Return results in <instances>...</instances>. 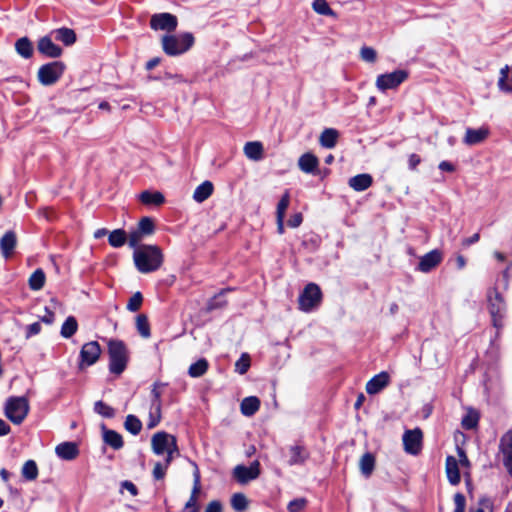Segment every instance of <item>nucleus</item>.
<instances>
[{
    "mask_svg": "<svg viewBox=\"0 0 512 512\" xmlns=\"http://www.w3.org/2000/svg\"><path fill=\"white\" fill-rule=\"evenodd\" d=\"M243 150L245 156L250 160L260 161L263 158L264 149L261 142H247Z\"/></svg>",
    "mask_w": 512,
    "mask_h": 512,
    "instance_id": "obj_27",
    "label": "nucleus"
},
{
    "mask_svg": "<svg viewBox=\"0 0 512 512\" xmlns=\"http://www.w3.org/2000/svg\"><path fill=\"white\" fill-rule=\"evenodd\" d=\"M140 201L145 205H156L159 206L164 203L165 198L161 192L155 191H143L140 194Z\"/></svg>",
    "mask_w": 512,
    "mask_h": 512,
    "instance_id": "obj_33",
    "label": "nucleus"
},
{
    "mask_svg": "<svg viewBox=\"0 0 512 512\" xmlns=\"http://www.w3.org/2000/svg\"><path fill=\"white\" fill-rule=\"evenodd\" d=\"M260 408V400L255 396H249L242 400L240 404L241 413L244 416H253Z\"/></svg>",
    "mask_w": 512,
    "mask_h": 512,
    "instance_id": "obj_28",
    "label": "nucleus"
},
{
    "mask_svg": "<svg viewBox=\"0 0 512 512\" xmlns=\"http://www.w3.org/2000/svg\"><path fill=\"white\" fill-rule=\"evenodd\" d=\"M423 433L421 429L406 430L403 435L404 450L411 455H417L422 448Z\"/></svg>",
    "mask_w": 512,
    "mask_h": 512,
    "instance_id": "obj_12",
    "label": "nucleus"
},
{
    "mask_svg": "<svg viewBox=\"0 0 512 512\" xmlns=\"http://www.w3.org/2000/svg\"><path fill=\"white\" fill-rule=\"evenodd\" d=\"M16 52L23 58L29 59L33 55L32 42L27 37L19 38L15 43Z\"/></svg>",
    "mask_w": 512,
    "mask_h": 512,
    "instance_id": "obj_32",
    "label": "nucleus"
},
{
    "mask_svg": "<svg viewBox=\"0 0 512 512\" xmlns=\"http://www.w3.org/2000/svg\"><path fill=\"white\" fill-rule=\"evenodd\" d=\"M489 135L488 128L481 127L479 129L467 128L463 138L464 144L468 146L477 145L483 142Z\"/></svg>",
    "mask_w": 512,
    "mask_h": 512,
    "instance_id": "obj_18",
    "label": "nucleus"
},
{
    "mask_svg": "<svg viewBox=\"0 0 512 512\" xmlns=\"http://www.w3.org/2000/svg\"><path fill=\"white\" fill-rule=\"evenodd\" d=\"M443 260V254L440 250L434 249L420 258L417 269L423 273H428L435 269Z\"/></svg>",
    "mask_w": 512,
    "mask_h": 512,
    "instance_id": "obj_15",
    "label": "nucleus"
},
{
    "mask_svg": "<svg viewBox=\"0 0 512 512\" xmlns=\"http://www.w3.org/2000/svg\"><path fill=\"white\" fill-rule=\"evenodd\" d=\"M360 470L366 477L370 476L375 465V458L372 454L366 453L360 459Z\"/></svg>",
    "mask_w": 512,
    "mask_h": 512,
    "instance_id": "obj_40",
    "label": "nucleus"
},
{
    "mask_svg": "<svg viewBox=\"0 0 512 512\" xmlns=\"http://www.w3.org/2000/svg\"><path fill=\"white\" fill-rule=\"evenodd\" d=\"M101 355V347L97 341L85 343L80 351V368L91 366L97 362Z\"/></svg>",
    "mask_w": 512,
    "mask_h": 512,
    "instance_id": "obj_14",
    "label": "nucleus"
},
{
    "mask_svg": "<svg viewBox=\"0 0 512 512\" xmlns=\"http://www.w3.org/2000/svg\"><path fill=\"white\" fill-rule=\"evenodd\" d=\"M29 410V401L26 397H9L5 403L4 413L13 424L20 425L27 417Z\"/></svg>",
    "mask_w": 512,
    "mask_h": 512,
    "instance_id": "obj_5",
    "label": "nucleus"
},
{
    "mask_svg": "<svg viewBox=\"0 0 512 512\" xmlns=\"http://www.w3.org/2000/svg\"><path fill=\"white\" fill-rule=\"evenodd\" d=\"M165 384L163 383H154L153 385V388H152V391H151V396H152V399H151V403H161V395H162V391H161V387H164Z\"/></svg>",
    "mask_w": 512,
    "mask_h": 512,
    "instance_id": "obj_56",
    "label": "nucleus"
},
{
    "mask_svg": "<svg viewBox=\"0 0 512 512\" xmlns=\"http://www.w3.org/2000/svg\"><path fill=\"white\" fill-rule=\"evenodd\" d=\"M322 293L319 286L309 283L299 296V308L304 312H310L321 303Z\"/></svg>",
    "mask_w": 512,
    "mask_h": 512,
    "instance_id": "obj_6",
    "label": "nucleus"
},
{
    "mask_svg": "<svg viewBox=\"0 0 512 512\" xmlns=\"http://www.w3.org/2000/svg\"><path fill=\"white\" fill-rule=\"evenodd\" d=\"M152 451L156 455L166 454L167 463L179 454L176 438L164 431L157 432L151 439Z\"/></svg>",
    "mask_w": 512,
    "mask_h": 512,
    "instance_id": "obj_4",
    "label": "nucleus"
},
{
    "mask_svg": "<svg viewBox=\"0 0 512 512\" xmlns=\"http://www.w3.org/2000/svg\"><path fill=\"white\" fill-rule=\"evenodd\" d=\"M389 374L387 372H381L371 378L366 384V392L370 395L379 393L389 384Z\"/></svg>",
    "mask_w": 512,
    "mask_h": 512,
    "instance_id": "obj_17",
    "label": "nucleus"
},
{
    "mask_svg": "<svg viewBox=\"0 0 512 512\" xmlns=\"http://www.w3.org/2000/svg\"><path fill=\"white\" fill-rule=\"evenodd\" d=\"M54 39L57 41H61L66 46H70L76 41V34L72 29L69 28H60L51 32Z\"/></svg>",
    "mask_w": 512,
    "mask_h": 512,
    "instance_id": "obj_30",
    "label": "nucleus"
},
{
    "mask_svg": "<svg viewBox=\"0 0 512 512\" xmlns=\"http://www.w3.org/2000/svg\"><path fill=\"white\" fill-rule=\"evenodd\" d=\"M123 490H127L132 496H136L138 494V489L135 484L128 480L121 483V492H123Z\"/></svg>",
    "mask_w": 512,
    "mask_h": 512,
    "instance_id": "obj_60",
    "label": "nucleus"
},
{
    "mask_svg": "<svg viewBox=\"0 0 512 512\" xmlns=\"http://www.w3.org/2000/svg\"><path fill=\"white\" fill-rule=\"evenodd\" d=\"M109 370L111 373L120 375L127 366L128 350L121 340L112 339L108 342Z\"/></svg>",
    "mask_w": 512,
    "mask_h": 512,
    "instance_id": "obj_3",
    "label": "nucleus"
},
{
    "mask_svg": "<svg viewBox=\"0 0 512 512\" xmlns=\"http://www.w3.org/2000/svg\"><path fill=\"white\" fill-rule=\"evenodd\" d=\"M200 489H201V486H200V473H199L198 468L196 467V469L194 471V485H193V489H192V492H191L190 496H194V497L198 498V494L200 493Z\"/></svg>",
    "mask_w": 512,
    "mask_h": 512,
    "instance_id": "obj_57",
    "label": "nucleus"
},
{
    "mask_svg": "<svg viewBox=\"0 0 512 512\" xmlns=\"http://www.w3.org/2000/svg\"><path fill=\"white\" fill-rule=\"evenodd\" d=\"M133 259L137 270L146 274L158 270L162 266L164 256L158 246L142 245L135 249Z\"/></svg>",
    "mask_w": 512,
    "mask_h": 512,
    "instance_id": "obj_1",
    "label": "nucleus"
},
{
    "mask_svg": "<svg viewBox=\"0 0 512 512\" xmlns=\"http://www.w3.org/2000/svg\"><path fill=\"white\" fill-rule=\"evenodd\" d=\"M161 403H151L149 410V421L147 423L148 429L156 427L161 420Z\"/></svg>",
    "mask_w": 512,
    "mask_h": 512,
    "instance_id": "obj_38",
    "label": "nucleus"
},
{
    "mask_svg": "<svg viewBox=\"0 0 512 512\" xmlns=\"http://www.w3.org/2000/svg\"><path fill=\"white\" fill-rule=\"evenodd\" d=\"M198 498L194 496H190L189 500L186 502L184 510L185 512H198L199 507L197 504Z\"/></svg>",
    "mask_w": 512,
    "mask_h": 512,
    "instance_id": "obj_58",
    "label": "nucleus"
},
{
    "mask_svg": "<svg viewBox=\"0 0 512 512\" xmlns=\"http://www.w3.org/2000/svg\"><path fill=\"white\" fill-rule=\"evenodd\" d=\"M360 57L365 62L374 63L377 59V52L372 47L364 46L360 50Z\"/></svg>",
    "mask_w": 512,
    "mask_h": 512,
    "instance_id": "obj_48",
    "label": "nucleus"
},
{
    "mask_svg": "<svg viewBox=\"0 0 512 512\" xmlns=\"http://www.w3.org/2000/svg\"><path fill=\"white\" fill-rule=\"evenodd\" d=\"M41 331V325L39 322H34L26 327V337L30 338L39 334Z\"/></svg>",
    "mask_w": 512,
    "mask_h": 512,
    "instance_id": "obj_59",
    "label": "nucleus"
},
{
    "mask_svg": "<svg viewBox=\"0 0 512 512\" xmlns=\"http://www.w3.org/2000/svg\"><path fill=\"white\" fill-rule=\"evenodd\" d=\"M46 281L45 273L42 269H36L28 280V285L31 290L38 291L44 287Z\"/></svg>",
    "mask_w": 512,
    "mask_h": 512,
    "instance_id": "obj_34",
    "label": "nucleus"
},
{
    "mask_svg": "<svg viewBox=\"0 0 512 512\" xmlns=\"http://www.w3.org/2000/svg\"><path fill=\"white\" fill-rule=\"evenodd\" d=\"M421 163V158L419 155L413 153L408 157V165L411 170H415L416 167Z\"/></svg>",
    "mask_w": 512,
    "mask_h": 512,
    "instance_id": "obj_64",
    "label": "nucleus"
},
{
    "mask_svg": "<svg viewBox=\"0 0 512 512\" xmlns=\"http://www.w3.org/2000/svg\"><path fill=\"white\" fill-rule=\"evenodd\" d=\"M498 87L505 92H512V66L506 65L500 70Z\"/></svg>",
    "mask_w": 512,
    "mask_h": 512,
    "instance_id": "obj_31",
    "label": "nucleus"
},
{
    "mask_svg": "<svg viewBox=\"0 0 512 512\" xmlns=\"http://www.w3.org/2000/svg\"><path fill=\"white\" fill-rule=\"evenodd\" d=\"M64 69L65 65L60 61L42 65L38 70V80L45 86L52 85L62 76Z\"/></svg>",
    "mask_w": 512,
    "mask_h": 512,
    "instance_id": "obj_7",
    "label": "nucleus"
},
{
    "mask_svg": "<svg viewBox=\"0 0 512 512\" xmlns=\"http://www.w3.org/2000/svg\"><path fill=\"white\" fill-rule=\"evenodd\" d=\"M94 411L105 418H112L115 415L114 409L101 400L95 402Z\"/></svg>",
    "mask_w": 512,
    "mask_h": 512,
    "instance_id": "obj_45",
    "label": "nucleus"
},
{
    "mask_svg": "<svg viewBox=\"0 0 512 512\" xmlns=\"http://www.w3.org/2000/svg\"><path fill=\"white\" fill-rule=\"evenodd\" d=\"M209 364L208 361L204 358L199 359L195 363L191 364L188 369L189 376L193 378H198L204 375L208 370Z\"/></svg>",
    "mask_w": 512,
    "mask_h": 512,
    "instance_id": "obj_36",
    "label": "nucleus"
},
{
    "mask_svg": "<svg viewBox=\"0 0 512 512\" xmlns=\"http://www.w3.org/2000/svg\"><path fill=\"white\" fill-rule=\"evenodd\" d=\"M125 429L133 435H138L142 429L141 421L134 415H128L124 422Z\"/></svg>",
    "mask_w": 512,
    "mask_h": 512,
    "instance_id": "obj_41",
    "label": "nucleus"
},
{
    "mask_svg": "<svg viewBox=\"0 0 512 512\" xmlns=\"http://www.w3.org/2000/svg\"><path fill=\"white\" fill-rule=\"evenodd\" d=\"M250 368V356L247 353H243L241 357L235 363V370L239 374H245Z\"/></svg>",
    "mask_w": 512,
    "mask_h": 512,
    "instance_id": "obj_46",
    "label": "nucleus"
},
{
    "mask_svg": "<svg viewBox=\"0 0 512 512\" xmlns=\"http://www.w3.org/2000/svg\"><path fill=\"white\" fill-rule=\"evenodd\" d=\"M108 241L114 248L122 247L127 242V234L123 229L113 230L109 234Z\"/></svg>",
    "mask_w": 512,
    "mask_h": 512,
    "instance_id": "obj_37",
    "label": "nucleus"
},
{
    "mask_svg": "<svg viewBox=\"0 0 512 512\" xmlns=\"http://www.w3.org/2000/svg\"><path fill=\"white\" fill-rule=\"evenodd\" d=\"M454 504H455L454 512H465L466 499L462 493H456L454 495Z\"/></svg>",
    "mask_w": 512,
    "mask_h": 512,
    "instance_id": "obj_54",
    "label": "nucleus"
},
{
    "mask_svg": "<svg viewBox=\"0 0 512 512\" xmlns=\"http://www.w3.org/2000/svg\"><path fill=\"white\" fill-rule=\"evenodd\" d=\"M55 452L63 460H73L79 454L78 446L74 442H63L57 445Z\"/></svg>",
    "mask_w": 512,
    "mask_h": 512,
    "instance_id": "obj_20",
    "label": "nucleus"
},
{
    "mask_svg": "<svg viewBox=\"0 0 512 512\" xmlns=\"http://www.w3.org/2000/svg\"><path fill=\"white\" fill-rule=\"evenodd\" d=\"M232 475L238 483L242 485L247 484L259 477L260 463L259 461L255 460L248 467L245 465H237L233 469Z\"/></svg>",
    "mask_w": 512,
    "mask_h": 512,
    "instance_id": "obj_11",
    "label": "nucleus"
},
{
    "mask_svg": "<svg viewBox=\"0 0 512 512\" xmlns=\"http://www.w3.org/2000/svg\"><path fill=\"white\" fill-rule=\"evenodd\" d=\"M339 133L336 129L326 128L322 131L319 142L322 147L332 149L336 146Z\"/></svg>",
    "mask_w": 512,
    "mask_h": 512,
    "instance_id": "obj_29",
    "label": "nucleus"
},
{
    "mask_svg": "<svg viewBox=\"0 0 512 512\" xmlns=\"http://www.w3.org/2000/svg\"><path fill=\"white\" fill-rule=\"evenodd\" d=\"M37 49L41 54L50 58H57L62 54V49L53 43L50 36L40 38L37 43Z\"/></svg>",
    "mask_w": 512,
    "mask_h": 512,
    "instance_id": "obj_16",
    "label": "nucleus"
},
{
    "mask_svg": "<svg viewBox=\"0 0 512 512\" xmlns=\"http://www.w3.org/2000/svg\"><path fill=\"white\" fill-rule=\"evenodd\" d=\"M289 455L290 458L288 460V464L290 466L303 465L309 458V452L305 449V447L300 445L290 446Z\"/></svg>",
    "mask_w": 512,
    "mask_h": 512,
    "instance_id": "obj_22",
    "label": "nucleus"
},
{
    "mask_svg": "<svg viewBox=\"0 0 512 512\" xmlns=\"http://www.w3.org/2000/svg\"><path fill=\"white\" fill-rule=\"evenodd\" d=\"M231 506L236 512H243L248 507L247 497L243 493H235L231 497Z\"/></svg>",
    "mask_w": 512,
    "mask_h": 512,
    "instance_id": "obj_42",
    "label": "nucleus"
},
{
    "mask_svg": "<svg viewBox=\"0 0 512 512\" xmlns=\"http://www.w3.org/2000/svg\"><path fill=\"white\" fill-rule=\"evenodd\" d=\"M21 473L26 480H35L38 476V467L36 462L34 460L26 461L22 467Z\"/></svg>",
    "mask_w": 512,
    "mask_h": 512,
    "instance_id": "obj_39",
    "label": "nucleus"
},
{
    "mask_svg": "<svg viewBox=\"0 0 512 512\" xmlns=\"http://www.w3.org/2000/svg\"><path fill=\"white\" fill-rule=\"evenodd\" d=\"M408 78L405 70H396L391 73L381 74L376 79V87L380 91L395 89Z\"/></svg>",
    "mask_w": 512,
    "mask_h": 512,
    "instance_id": "obj_10",
    "label": "nucleus"
},
{
    "mask_svg": "<svg viewBox=\"0 0 512 512\" xmlns=\"http://www.w3.org/2000/svg\"><path fill=\"white\" fill-rule=\"evenodd\" d=\"M457 454H458V457H459L458 464H460L462 467H469L470 466V461H469L465 451L462 448L457 447Z\"/></svg>",
    "mask_w": 512,
    "mask_h": 512,
    "instance_id": "obj_61",
    "label": "nucleus"
},
{
    "mask_svg": "<svg viewBox=\"0 0 512 512\" xmlns=\"http://www.w3.org/2000/svg\"><path fill=\"white\" fill-rule=\"evenodd\" d=\"M477 425V419L473 416H466L462 420V426L465 429H473Z\"/></svg>",
    "mask_w": 512,
    "mask_h": 512,
    "instance_id": "obj_63",
    "label": "nucleus"
},
{
    "mask_svg": "<svg viewBox=\"0 0 512 512\" xmlns=\"http://www.w3.org/2000/svg\"><path fill=\"white\" fill-rule=\"evenodd\" d=\"M136 328L142 337H144V338L150 337V325H149L148 318L146 315L139 314L136 317Z\"/></svg>",
    "mask_w": 512,
    "mask_h": 512,
    "instance_id": "obj_43",
    "label": "nucleus"
},
{
    "mask_svg": "<svg viewBox=\"0 0 512 512\" xmlns=\"http://www.w3.org/2000/svg\"><path fill=\"white\" fill-rule=\"evenodd\" d=\"M169 465H170V463H167L166 458H165L164 463H161V462L155 463L154 469H153V477L156 480L163 479L165 477V474H166V471H167V468L169 467Z\"/></svg>",
    "mask_w": 512,
    "mask_h": 512,
    "instance_id": "obj_51",
    "label": "nucleus"
},
{
    "mask_svg": "<svg viewBox=\"0 0 512 512\" xmlns=\"http://www.w3.org/2000/svg\"><path fill=\"white\" fill-rule=\"evenodd\" d=\"M103 430V441L112 447L114 450H119L123 447L124 442L121 434L114 430L107 429L105 426L102 428Z\"/></svg>",
    "mask_w": 512,
    "mask_h": 512,
    "instance_id": "obj_25",
    "label": "nucleus"
},
{
    "mask_svg": "<svg viewBox=\"0 0 512 512\" xmlns=\"http://www.w3.org/2000/svg\"><path fill=\"white\" fill-rule=\"evenodd\" d=\"M142 235H151L154 232V223L151 218L144 217L138 224V229Z\"/></svg>",
    "mask_w": 512,
    "mask_h": 512,
    "instance_id": "obj_47",
    "label": "nucleus"
},
{
    "mask_svg": "<svg viewBox=\"0 0 512 512\" xmlns=\"http://www.w3.org/2000/svg\"><path fill=\"white\" fill-rule=\"evenodd\" d=\"M78 329V323L74 316H69L66 318L64 323L62 324L60 334L63 338H71Z\"/></svg>",
    "mask_w": 512,
    "mask_h": 512,
    "instance_id": "obj_35",
    "label": "nucleus"
},
{
    "mask_svg": "<svg viewBox=\"0 0 512 512\" xmlns=\"http://www.w3.org/2000/svg\"><path fill=\"white\" fill-rule=\"evenodd\" d=\"M373 183V178L370 174L363 173L351 177L348 181L349 186L357 191L362 192L367 190Z\"/></svg>",
    "mask_w": 512,
    "mask_h": 512,
    "instance_id": "obj_23",
    "label": "nucleus"
},
{
    "mask_svg": "<svg viewBox=\"0 0 512 512\" xmlns=\"http://www.w3.org/2000/svg\"><path fill=\"white\" fill-rule=\"evenodd\" d=\"M142 238V233L139 230H135L127 236V241L130 247L137 249Z\"/></svg>",
    "mask_w": 512,
    "mask_h": 512,
    "instance_id": "obj_53",
    "label": "nucleus"
},
{
    "mask_svg": "<svg viewBox=\"0 0 512 512\" xmlns=\"http://www.w3.org/2000/svg\"><path fill=\"white\" fill-rule=\"evenodd\" d=\"M497 458L502 462L506 471L512 477V430L507 431L501 436Z\"/></svg>",
    "mask_w": 512,
    "mask_h": 512,
    "instance_id": "obj_8",
    "label": "nucleus"
},
{
    "mask_svg": "<svg viewBox=\"0 0 512 512\" xmlns=\"http://www.w3.org/2000/svg\"><path fill=\"white\" fill-rule=\"evenodd\" d=\"M307 501L304 498H297L289 502L287 509L289 512H300L306 506Z\"/></svg>",
    "mask_w": 512,
    "mask_h": 512,
    "instance_id": "obj_52",
    "label": "nucleus"
},
{
    "mask_svg": "<svg viewBox=\"0 0 512 512\" xmlns=\"http://www.w3.org/2000/svg\"><path fill=\"white\" fill-rule=\"evenodd\" d=\"M446 474L449 482L452 485L459 484L461 477L459 472L458 460L453 456L446 458Z\"/></svg>",
    "mask_w": 512,
    "mask_h": 512,
    "instance_id": "obj_24",
    "label": "nucleus"
},
{
    "mask_svg": "<svg viewBox=\"0 0 512 512\" xmlns=\"http://www.w3.org/2000/svg\"><path fill=\"white\" fill-rule=\"evenodd\" d=\"M290 204V195L289 192L286 191L281 197L278 205H277V217H285L286 210Z\"/></svg>",
    "mask_w": 512,
    "mask_h": 512,
    "instance_id": "obj_50",
    "label": "nucleus"
},
{
    "mask_svg": "<svg viewBox=\"0 0 512 512\" xmlns=\"http://www.w3.org/2000/svg\"><path fill=\"white\" fill-rule=\"evenodd\" d=\"M470 512H493L492 504L488 499H481L476 508H471Z\"/></svg>",
    "mask_w": 512,
    "mask_h": 512,
    "instance_id": "obj_55",
    "label": "nucleus"
},
{
    "mask_svg": "<svg viewBox=\"0 0 512 512\" xmlns=\"http://www.w3.org/2000/svg\"><path fill=\"white\" fill-rule=\"evenodd\" d=\"M313 10L320 14L325 16H333L334 12L330 8L328 2L326 0H314L312 3Z\"/></svg>",
    "mask_w": 512,
    "mask_h": 512,
    "instance_id": "obj_44",
    "label": "nucleus"
},
{
    "mask_svg": "<svg viewBox=\"0 0 512 512\" xmlns=\"http://www.w3.org/2000/svg\"><path fill=\"white\" fill-rule=\"evenodd\" d=\"M488 303L493 325L499 328L502 326V319L505 312V303L501 294L496 289H493L489 292Z\"/></svg>",
    "mask_w": 512,
    "mask_h": 512,
    "instance_id": "obj_9",
    "label": "nucleus"
},
{
    "mask_svg": "<svg viewBox=\"0 0 512 512\" xmlns=\"http://www.w3.org/2000/svg\"><path fill=\"white\" fill-rule=\"evenodd\" d=\"M319 165L318 158L312 153L303 154L298 160L301 171L307 174H315Z\"/></svg>",
    "mask_w": 512,
    "mask_h": 512,
    "instance_id": "obj_21",
    "label": "nucleus"
},
{
    "mask_svg": "<svg viewBox=\"0 0 512 512\" xmlns=\"http://www.w3.org/2000/svg\"><path fill=\"white\" fill-rule=\"evenodd\" d=\"M177 24V17L170 13L154 14L150 20V26L153 30L173 32L177 28Z\"/></svg>",
    "mask_w": 512,
    "mask_h": 512,
    "instance_id": "obj_13",
    "label": "nucleus"
},
{
    "mask_svg": "<svg viewBox=\"0 0 512 512\" xmlns=\"http://www.w3.org/2000/svg\"><path fill=\"white\" fill-rule=\"evenodd\" d=\"M194 36L190 32L178 35H164L162 37V49L169 56H177L187 52L194 45Z\"/></svg>",
    "mask_w": 512,
    "mask_h": 512,
    "instance_id": "obj_2",
    "label": "nucleus"
},
{
    "mask_svg": "<svg viewBox=\"0 0 512 512\" xmlns=\"http://www.w3.org/2000/svg\"><path fill=\"white\" fill-rule=\"evenodd\" d=\"M17 244L16 234L13 231H7L0 239V250L4 258L8 259L13 254Z\"/></svg>",
    "mask_w": 512,
    "mask_h": 512,
    "instance_id": "obj_19",
    "label": "nucleus"
},
{
    "mask_svg": "<svg viewBox=\"0 0 512 512\" xmlns=\"http://www.w3.org/2000/svg\"><path fill=\"white\" fill-rule=\"evenodd\" d=\"M214 186L211 181H204L196 187L193 193V199L197 203H202L207 200L213 193Z\"/></svg>",
    "mask_w": 512,
    "mask_h": 512,
    "instance_id": "obj_26",
    "label": "nucleus"
},
{
    "mask_svg": "<svg viewBox=\"0 0 512 512\" xmlns=\"http://www.w3.org/2000/svg\"><path fill=\"white\" fill-rule=\"evenodd\" d=\"M223 506L220 501L214 500L208 503L205 512H222Z\"/></svg>",
    "mask_w": 512,
    "mask_h": 512,
    "instance_id": "obj_62",
    "label": "nucleus"
},
{
    "mask_svg": "<svg viewBox=\"0 0 512 512\" xmlns=\"http://www.w3.org/2000/svg\"><path fill=\"white\" fill-rule=\"evenodd\" d=\"M143 302V296L140 292L134 293L128 303H127V309L132 312H136L140 309Z\"/></svg>",
    "mask_w": 512,
    "mask_h": 512,
    "instance_id": "obj_49",
    "label": "nucleus"
}]
</instances>
